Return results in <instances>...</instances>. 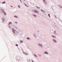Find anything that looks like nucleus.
Segmentation results:
<instances>
[{
    "instance_id": "1",
    "label": "nucleus",
    "mask_w": 62,
    "mask_h": 62,
    "mask_svg": "<svg viewBox=\"0 0 62 62\" xmlns=\"http://www.w3.org/2000/svg\"><path fill=\"white\" fill-rule=\"evenodd\" d=\"M14 29V28H12V30L13 31V33H18V31L15 30Z\"/></svg>"
},
{
    "instance_id": "2",
    "label": "nucleus",
    "mask_w": 62,
    "mask_h": 62,
    "mask_svg": "<svg viewBox=\"0 0 62 62\" xmlns=\"http://www.w3.org/2000/svg\"><path fill=\"white\" fill-rule=\"evenodd\" d=\"M32 11L33 12H35V13H39V12L37 11V10H32Z\"/></svg>"
},
{
    "instance_id": "3",
    "label": "nucleus",
    "mask_w": 62,
    "mask_h": 62,
    "mask_svg": "<svg viewBox=\"0 0 62 62\" xmlns=\"http://www.w3.org/2000/svg\"><path fill=\"white\" fill-rule=\"evenodd\" d=\"M1 10L2 11V12H3V13L5 15H7V13H5V11H4V10L3 9H1Z\"/></svg>"
},
{
    "instance_id": "4",
    "label": "nucleus",
    "mask_w": 62,
    "mask_h": 62,
    "mask_svg": "<svg viewBox=\"0 0 62 62\" xmlns=\"http://www.w3.org/2000/svg\"><path fill=\"white\" fill-rule=\"evenodd\" d=\"M52 37H53V38H56V37H55V36H54L52 35Z\"/></svg>"
},
{
    "instance_id": "5",
    "label": "nucleus",
    "mask_w": 62,
    "mask_h": 62,
    "mask_svg": "<svg viewBox=\"0 0 62 62\" xmlns=\"http://www.w3.org/2000/svg\"><path fill=\"white\" fill-rule=\"evenodd\" d=\"M39 45V46H41V47L42 46V45L40 44H38Z\"/></svg>"
},
{
    "instance_id": "6",
    "label": "nucleus",
    "mask_w": 62,
    "mask_h": 62,
    "mask_svg": "<svg viewBox=\"0 0 62 62\" xmlns=\"http://www.w3.org/2000/svg\"><path fill=\"white\" fill-rule=\"evenodd\" d=\"M53 40L54 41V42H56V40H55L54 39Z\"/></svg>"
},
{
    "instance_id": "7",
    "label": "nucleus",
    "mask_w": 62,
    "mask_h": 62,
    "mask_svg": "<svg viewBox=\"0 0 62 62\" xmlns=\"http://www.w3.org/2000/svg\"><path fill=\"white\" fill-rule=\"evenodd\" d=\"M44 54H48V53L46 52H44Z\"/></svg>"
},
{
    "instance_id": "8",
    "label": "nucleus",
    "mask_w": 62,
    "mask_h": 62,
    "mask_svg": "<svg viewBox=\"0 0 62 62\" xmlns=\"http://www.w3.org/2000/svg\"><path fill=\"white\" fill-rule=\"evenodd\" d=\"M14 17H16V18H18V17H17V16H14Z\"/></svg>"
},
{
    "instance_id": "9",
    "label": "nucleus",
    "mask_w": 62,
    "mask_h": 62,
    "mask_svg": "<svg viewBox=\"0 0 62 62\" xmlns=\"http://www.w3.org/2000/svg\"><path fill=\"white\" fill-rule=\"evenodd\" d=\"M54 34H55L56 35V33L55 32V31H54Z\"/></svg>"
},
{
    "instance_id": "10",
    "label": "nucleus",
    "mask_w": 62,
    "mask_h": 62,
    "mask_svg": "<svg viewBox=\"0 0 62 62\" xmlns=\"http://www.w3.org/2000/svg\"><path fill=\"white\" fill-rule=\"evenodd\" d=\"M11 23H11V22H10L8 24V25H9V24H11Z\"/></svg>"
},
{
    "instance_id": "11",
    "label": "nucleus",
    "mask_w": 62,
    "mask_h": 62,
    "mask_svg": "<svg viewBox=\"0 0 62 62\" xmlns=\"http://www.w3.org/2000/svg\"><path fill=\"white\" fill-rule=\"evenodd\" d=\"M23 42L22 41H20V43H23Z\"/></svg>"
},
{
    "instance_id": "12",
    "label": "nucleus",
    "mask_w": 62,
    "mask_h": 62,
    "mask_svg": "<svg viewBox=\"0 0 62 62\" xmlns=\"http://www.w3.org/2000/svg\"><path fill=\"white\" fill-rule=\"evenodd\" d=\"M27 39H30V38H27Z\"/></svg>"
},
{
    "instance_id": "13",
    "label": "nucleus",
    "mask_w": 62,
    "mask_h": 62,
    "mask_svg": "<svg viewBox=\"0 0 62 62\" xmlns=\"http://www.w3.org/2000/svg\"><path fill=\"white\" fill-rule=\"evenodd\" d=\"M5 3H6V2H3L2 3V4H5Z\"/></svg>"
},
{
    "instance_id": "14",
    "label": "nucleus",
    "mask_w": 62,
    "mask_h": 62,
    "mask_svg": "<svg viewBox=\"0 0 62 62\" xmlns=\"http://www.w3.org/2000/svg\"><path fill=\"white\" fill-rule=\"evenodd\" d=\"M33 16H35V17H36V15H33Z\"/></svg>"
},
{
    "instance_id": "15",
    "label": "nucleus",
    "mask_w": 62,
    "mask_h": 62,
    "mask_svg": "<svg viewBox=\"0 0 62 62\" xmlns=\"http://www.w3.org/2000/svg\"><path fill=\"white\" fill-rule=\"evenodd\" d=\"M24 54H26V55H27V53H24Z\"/></svg>"
},
{
    "instance_id": "16",
    "label": "nucleus",
    "mask_w": 62,
    "mask_h": 62,
    "mask_svg": "<svg viewBox=\"0 0 62 62\" xmlns=\"http://www.w3.org/2000/svg\"><path fill=\"white\" fill-rule=\"evenodd\" d=\"M16 46H18V45L17 44H16Z\"/></svg>"
},
{
    "instance_id": "17",
    "label": "nucleus",
    "mask_w": 62,
    "mask_h": 62,
    "mask_svg": "<svg viewBox=\"0 0 62 62\" xmlns=\"http://www.w3.org/2000/svg\"><path fill=\"white\" fill-rule=\"evenodd\" d=\"M24 5H25L26 6V7H28V6H27V5H26L25 4H24Z\"/></svg>"
},
{
    "instance_id": "18",
    "label": "nucleus",
    "mask_w": 62,
    "mask_h": 62,
    "mask_svg": "<svg viewBox=\"0 0 62 62\" xmlns=\"http://www.w3.org/2000/svg\"><path fill=\"white\" fill-rule=\"evenodd\" d=\"M18 7L19 8H20V6H18Z\"/></svg>"
},
{
    "instance_id": "19",
    "label": "nucleus",
    "mask_w": 62,
    "mask_h": 62,
    "mask_svg": "<svg viewBox=\"0 0 62 62\" xmlns=\"http://www.w3.org/2000/svg\"><path fill=\"white\" fill-rule=\"evenodd\" d=\"M48 15L49 17H50V14H48Z\"/></svg>"
},
{
    "instance_id": "20",
    "label": "nucleus",
    "mask_w": 62,
    "mask_h": 62,
    "mask_svg": "<svg viewBox=\"0 0 62 62\" xmlns=\"http://www.w3.org/2000/svg\"><path fill=\"white\" fill-rule=\"evenodd\" d=\"M43 1H44V2H45V0H43Z\"/></svg>"
},
{
    "instance_id": "21",
    "label": "nucleus",
    "mask_w": 62,
    "mask_h": 62,
    "mask_svg": "<svg viewBox=\"0 0 62 62\" xmlns=\"http://www.w3.org/2000/svg\"><path fill=\"white\" fill-rule=\"evenodd\" d=\"M9 28H10V27H11V26H9Z\"/></svg>"
},
{
    "instance_id": "22",
    "label": "nucleus",
    "mask_w": 62,
    "mask_h": 62,
    "mask_svg": "<svg viewBox=\"0 0 62 62\" xmlns=\"http://www.w3.org/2000/svg\"><path fill=\"white\" fill-rule=\"evenodd\" d=\"M15 23H17V22H15Z\"/></svg>"
},
{
    "instance_id": "23",
    "label": "nucleus",
    "mask_w": 62,
    "mask_h": 62,
    "mask_svg": "<svg viewBox=\"0 0 62 62\" xmlns=\"http://www.w3.org/2000/svg\"><path fill=\"white\" fill-rule=\"evenodd\" d=\"M3 21H5V20L3 19Z\"/></svg>"
},
{
    "instance_id": "24",
    "label": "nucleus",
    "mask_w": 62,
    "mask_h": 62,
    "mask_svg": "<svg viewBox=\"0 0 62 62\" xmlns=\"http://www.w3.org/2000/svg\"><path fill=\"white\" fill-rule=\"evenodd\" d=\"M37 8H39V7H37Z\"/></svg>"
},
{
    "instance_id": "25",
    "label": "nucleus",
    "mask_w": 62,
    "mask_h": 62,
    "mask_svg": "<svg viewBox=\"0 0 62 62\" xmlns=\"http://www.w3.org/2000/svg\"><path fill=\"white\" fill-rule=\"evenodd\" d=\"M32 62H34V61H32Z\"/></svg>"
},
{
    "instance_id": "26",
    "label": "nucleus",
    "mask_w": 62,
    "mask_h": 62,
    "mask_svg": "<svg viewBox=\"0 0 62 62\" xmlns=\"http://www.w3.org/2000/svg\"><path fill=\"white\" fill-rule=\"evenodd\" d=\"M34 55H35V56H36V55H35V54H34Z\"/></svg>"
},
{
    "instance_id": "27",
    "label": "nucleus",
    "mask_w": 62,
    "mask_h": 62,
    "mask_svg": "<svg viewBox=\"0 0 62 62\" xmlns=\"http://www.w3.org/2000/svg\"><path fill=\"white\" fill-rule=\"evenodd\" d=\"M12 7V6H11V7Z\"/></svg>"
},
{
    "instance_id": "28",
    "label": "nucleus",
    "mask_w": 62,
    "mask_h": 62,
    "mask_svg": "<svg viewBox=\"0 0 62 62\" xmlns=\"http://www.w3.org/2000/svg\"><path fill=\"white\" fill-rule=\"evenodd\" d=\"M24 0V1H25V0Z\"/></svg>"
}]
</instances>
